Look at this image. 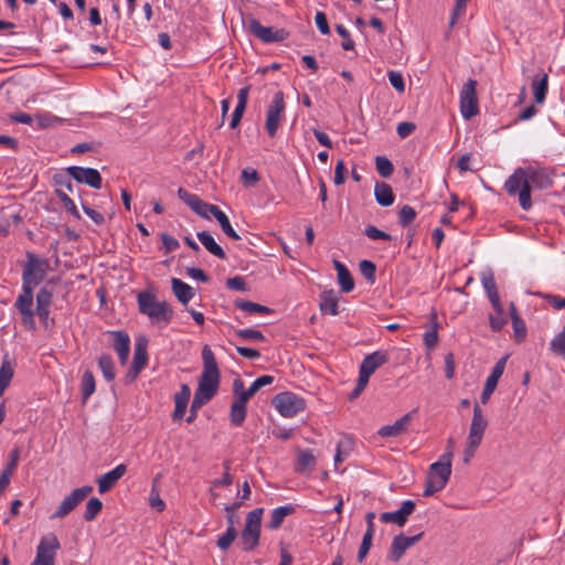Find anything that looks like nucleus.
Listing matches in <instances>:
<instances>
[{"label": "nucleus", "mask_w": 565, "mask_h": 565, "mask_svg": "<svg viewBox=\"0 0 565 565\" xmlns=\"http://www.w3.org/2000/svg\"><path fill=\"white\" fill-rule=\"evenodd\" d=\"M553 184L551 170L542 166H526L516 168L505 180L504 190L510 196H516L524 211L532 207L531 192L546 190Z\"/></svg>", "instance_id": "nucleus-1"}, {"label": "nucleus", "mask_w": 565, "mask_h": 565, "mask_svg": "<svg viewBox=\"0 0 565 565\" xmlns=\"http://www.w3.org/2000/svg\"><path fill=\"white\" fill-rule=\"evenodd\" d=\"M203 371L199 379L192 401V408H199L210 402L217 393L221 382V373L213 351L209 345L202 350Z\"/></svg>", "instance_id": "nucleus-2"}, {"label": "nucleus", "mask_w": 565, "mask_h": 565, "mask_svg": "<svg viewBox=\"0 0 565 565\" xmlns=\"http://www.w3.org/2000/svg\"><path fill=\"white\" fill-rule=\"evenodd\" d=\"M140 313L148 317L150 322L159 328H166L173 318L172 307L166 301H158L156 296L148 291L137 295Z\"/></svg>", "instance_id": "nucleus-3"}, {"label": "nucleus", "mask_w": 565, "mask_h": 565, "mask_svg": "<svg viewBox=\"0 0 565 565\" xmlns=\"http://www.w3.org/2000/svg\"><path fill=\"white\" fill-rule=\"evenodd\" d=\"M449 448L443 454L438 461L429 467L424 495L429 497L443 490L451 475V459H452V439H449Z\"/></svg>", "instance_id": "nucleus-4"}, {"label": "nucleus", "mask_w": 565, "mask_h": 565, "mask_svg": "<svg viewBox=\"0 0 565 565\" xmlns=\"http://www.w3.org/2000/svg\"><path fill=\"white\" fill-rule=\"evenodd\" d=\"M286 103L281 90L274 94L266 109L265 129L269 137H275L285 120Z\"/></svg>", "instance_id": "nucleus-5"}, {"label": "nucleus", "mask_w": 565, "mask_h": 565, "mask_svg": "<svg viewBox=\"0 0 565 565\" xmlns=\"http://www.w3.org/2000/svg\"><path fill=\"white\" fill-rule=\"evenodd\" d=\"M263 511L262 508H258L250 511L246 516L245 526L241 533L244 551H253L259 543Z\"/></svg>", "instance_id": "nucleus-6"}, {"label": "nucleus", "mask_w": 565, "mask_h": 565, "mask_svg": "<svg viewBox=\"0 0 565 565\" xmlns=\"http://www.w3.org/2000/svg\"><path fill=\"white\" fill-rule=\"evenodd\" d=\"M28 260L23 267L22 286L34 289L45 278L49 263L40 259L33 253H28Z\"/></svg>", "instance_id": "nucleus-7"}, {"label": "nucleus", "mask_w": 565, "mask_h": 565, "mask_svg": "<svg viewBox=\"0 0 565 565\" xmlns=\"http://www.w3.org/2000/svg\"><path fill=\"white\" fill-rule=\"evenodd\" d=\"M460 113L467 120L479 113L477 97V81L469 78L459 93Z\"/></svg>", "instance_id": "nucleus-8"}, {"label": "nucleus", "mask_w": 565, "mask_h": 565, "mask_svg": "<svg viewBox=\"0 0 565 565\" xmlns=\"http://www.w3.org/2000/svg\"><path fill=\"white\" fill-rule=\"evenodd\" d=\"M273 405L286 418H291L305 409V401L291 392L277 394L273 398Z\"/></svg>", "instance_id": "nucleus-9"}, {"label": "nucleus", "mask_w": 565, "mask_h": 565, "mask_svg": "<svg viewBox=\"0 0 565 565\" xmlns=\"http://www.w3.org/2000/svg\"><path fill=\"white\" fill-rule=\"evenodd\" d=\"M60 547L61 544L55 534L44 535L36 547V556L32 565H54L55 555Z\"/></svg>", "instance_id": "nucleus-10"}, {"label": "nucleus", "mask_w": 565, "mask_h": 565, "mask_svg": "<svg viewBox=\"0 0 565 565\" xmlns=\"http://www.w3.org/2000/svg\"><path fill=\"white\" fill-rule=\"evenodd\" d=\"M93 491V487L84 486L77 488L63 499L57 509L51 515V519H63L68 515L81 502H83Z\"/></svg>", "instance_id": "nucleus-11"}, {"label": "nucleus", "mask_w": 565, "mask_h": 565, "mask_svg": "<svg viewBox=\"0 0 565 565\" xmlns=\"http://www.w3.org/2000/svg\"><path fill=\"white\" fill-rule=\"evenodd\" d=\"M248 31L264 43L282 42L288 38V32L284 29H275L273 26H264L262 23L252 18L247 23Z\"/></svg>", "instance_id": "nucleus-12"}, {"label": "nucleus", "mask_w": 565, "mask_h": 565, "mask_svg": "<svg viewBox=\"0 0 565 565\" xmlns=\"http://www.w3.org/2000/svg\"><path fill=\"white\" fill-rule=\"evenodd\" d=\"M66 173L78 183L87 184L97 190L102 188V177L96 169L72 166L66 168Z\"/></svg>", "instance_id": "nucleus-13"}, {"label": "nucleus", "mask_w": 565, "mask_h": 565, "mask_svg": "<svg viewBox=\"0 0 565 565\" xmlns=\"http://www.w3.org/2000/svg\"><path fill=\"white\" fill-rule=\"evenodd\" d=\"M423 534L424 533L422 532L414 536H405L403 534L394 536L387 554V558L393 563L398 562L403 557L406 550L415 545L422 539Z\"/></svg>", "instance_id": "nucleus-14"}, {"label": "nucleus", "mask_w": 565, "mask_h": 565, "mask_svg": "<svg viewBox=\"0 0 565 565\" xmlns=\"http://www.w3.org/2000/svg\"><path fill=\"white\" fill-rule=\"evenodd\" d=\"M487 426L488 420L484 418L481 407L478 404H475L467 440L472 444H481Z\"/></svg>", "instance_id": "nucleus-15"}, {"label": "nucleus", "mask_w": 565, "mask_h": 565, "mask_svg": "<svg viewBox=\"0 0 565 565\" xmlns=\"http://www.w3.org/2000/svg\"><path fill=\"white\" fill-rule=\"evenodd\" d=\"M415 507V501L405 500L402 502L399 509L392 512H384L381 514L380 519L384 523H394L402 526L406 523L408 516L414 512Z\"/></svg>", "instance_id": "nucleus-16"}, {"label": "nucleus", "mask_w": 565, "mask_h": 565, "mask_svg": "<svg viewBox=\"0 0 565 565\" xmlns=\"http://www.w3.org/2000/svg\"><path fill=\"white\" fill-rule=\"evenodd\" d=\"M388 361L387 353L383 351H375L367 354L360 365L359 375L370 380L371 375L382 365Z\"/></svg>", "instance_id": "nucleus-17"}, {"label": "nucleus", "mask_w": 565, "mask_h": 565, "mask_svg": "<svg viewBox=\"0 0 565 565\" xmlns=\"http://www.w3.org/2000/svg\"><path fill=\"white\" fill-rule=\"evenodd\" d=\"M505 361L507 358H502L501 360H499L493 366L491 374L488 376L480 396V402L482 404H487L488 401L490 399L491 394L494 392L498 385V381L503 374Z\"/></svg>", "instance_id": "nucleus-18"}, {"label": "nucleus", "mask_w": 565, "mask_h": 565, "mask_svg": "<svg viewBox=\"0 0 565 565\" xmlns=\"http://www.w3.org/2000/svg\"><path fill=\"white\" fill-rule=\"evenodd\" d=\"M126 471L127 466L125 463H120L116 466L113 470L102 475L97 480L99 493L108 492L126 473Z\"/></svg>", "instance_id": "nucleus-19"}, {"label": "nucleus", "mask_w": 565, "mask_h": 565, "mask_svg": "<svg viewBox=\"0 0 565 565\" xmlns=\"http://www.w3.org/2000/svg\"><path fill=\"white\" fill-rule=\"evenodd\" d=\"M108 333L114 339L113 347L118 354L120 363L126 364L130 353L129 335L124 331H109Z\"/></svg>", "instance_id": "nucleus-20"}, {"label": "nucleus", "mask_w": 565, "mask_h": 565, "mask_svg": "<svg viewBox=\"0 0 565 565\" xmlns=\"http://www.w3.org/2000/svg\"><path fill=\"white\" fill-rule=\"evenodd\" d=\"M411 420L412 413H407L394 424L382 426L377 434L383 438L401 436L407 431Z\"/></svg>", "instance_id": "nucleus-21"}, {"label": "nucleus", "mask_w": 565, "mask_h": 565, "mask_svg": "<svg viewBox=\"0 0 565 565\" xmlns=\"http://www.w3.org/2000/svg\"><path fill=\"white\" fill-rule=\"evenodd\" d=\"M249 90H250L249 86H244L237 93V104L232 114V119L230 121L231 129H235L242 120V117H243L246 106H247Z\"/></svg>", "instance_id": "nucleus-22"}, {"label": "nucleus", "mask_w": 565, "mask_h": 565, "mask_svg": "<svg viewBox=\"0 0 565 565\" xmlns=\"http://www.w3.org/2000/svg\"><path fill=\"white\" fill-rule=\"evenodd\" d=\"M534 100L537 105L544 104L548 92V74L543 72L533 77L531 83Z\"/></svg>", "instance_id": "nucleus-23"}, {"label": "nucleus", "mask_w": 565, "mask_h": 565, "mask_svg": "<svg viewBox=\"0 0 565 565\" xmlns=\"http://www.w3.org/2000/svg\"><path fill=\"white\" fill-rule=\"evenodd\" d=\"M190 396H191L190 387L186 384H182L180 391L174 395L175 407H174V412L172 415L173 420H182L183 419Z\"/></svg>", "instance_id": "nucleus-24"}, {"label": "nucleus", "mask_w": 565, "mask_h": 565, "mask_svg": "<svg viewBox=\"0 0 565 565\" xmlns=\"http://www.w3.org/2000/svg\"><path fill=\"white\" fill-rule=\"evenodd\" d=\"M338 303L339 296L334 290H324L320 294L319 307L322 313L331 316L338 315Z\"/></svg>", "instance_id": "nucleus-25"}, {"label": "nucleus", "mask_w": 565, "mask_h": 565, "mask_svg": "<svg viewBox=\"0 0 565 565\" xmlns=\"http://www.w3.org/2000/svg\"><path fill=\"white\" fill-rule=\"evenodd\" d=\"M438 340V317L433 310L429 315V328L423 334V342L427 349L431 350L437 345Z\"/></svg>", "instance_id": "nucleus-26"}, {"label": "nucleus", "mask_w": 565, "mask_h": 565, "mask_svg": "<svg viewBox=\"0 0 565 565\" xmlns=\"http://www.w3.org/2000/svg\"><path fill=\"white\" fill-rule=\"evenodd\" d=\"M171 285L174 296L182 305H186L194 297L193 288L181 279L172 278Z\"/></svg>", "instance_id": "nucleus-27"}, {"label": "nucleus", "mask_w": 565, "mask_h": 565, "mask_svg": "<svg viewBox=\"0 0 565 565\" xmlns=\"http://www.w3.org/2000/svg\"><path fill=\"white\" fill-rule=\"evenodd\" d=\"M201 244L215 257L225 259L226 254L224 249L215 242L214 237L206 231L199 232L196 234Z\"/></svg>", "instance_id": "nucleus-28"}, {"label": "nucleus", "mask_w": 565, "mask_h": 565, "mask_svg": "<svg viewBox=\"0 0 565 565\" xmlns=\"http://www.w3.org/2000/svg\"><path fill=\"white\" fill-rule=\"evenodd\" d=\"M376 202L382 206H390L394 203V194L390 184L376 182L374 186Z\"/></svg>", "instance_id": "nucleus-29"}, {"label": "nucleus", "mask_w": 565, "mask_h": 565, "mask_svg": "<svg viewBox=\"0 0 565 565\" xmlns=\"http://www.w3.org/2000/svg\"><path fill=\"white\" fill-rule=\"evenodd\" d=\"M316 467V457L312 450H298L296 471L307 472L313 470Z\"/></svg>", "instance_id": "nucleus-30"}, {"label": "nucleus", "mask_w": 565, "mask_h": 565, "mask_svg": "<svg viewBox=\"0 0 565 565\" xmlns=\"http://www.w3.org/2000/svg\"><path fill=\"white\" fill-rule=\"evenodd\" d=\"M334 268L338 273V281L341 286L342 291L350 292L351 290H353L354 281L345 265L339 260H334Z\"/></svg>", "instance_id": "nucleus-31"}, {"label": "nucleus", "mask_w": 565, "mask_h": 565, "mask_svg": "<svg viewBox=\"0 0 565 565\" xmlns=\"http://www.w3.org/2000/svg\"><path fill=\"white\" fill-rule=\"evenodd\" d=\"M247 415V405L232 402L230 409V422L235 427H241Z\"/></svg>", "instance_id": "nucleus-32"}, {"label": "nucleus", "mask_w": 565, "mask_h": 565, "mask_svg": "<svg viewBox=\"0 0 565 565\" xmlns=\"http://www.w3.org/2000/svg\"><path fill=\"white\" fill-rule=\"evenodd\" d=\"M295 511L292 505H282L273 510L268 526L273 530L278 529L284 522L285 518Z\"/></svg>", "instance_id": "nucleus-33"}, {"label": "nucleus", "mask_w": 565, "mask_h": 565, "mask_svg": "<svg viewBox=\"0 0 565 565\" xmlns=\"http://www.w3.org/2000/svg\"><path fill=\"white\" fill-rule=\"evenodd\" d=\"M33 289L30 287L22 286V292L18 296L15 307L22 312L33 311Z\"/></svg>", "instance_id": "nucleus-34"}, {"label": "nucleus", "mask_w": 565, "mask_h": 565, "mask_svg": "<svg viewBox=\"0 0 565 565\" xmlns=\"http://www.w3.org/2000/svg\"><path fill=\"white\" fill-rule=\"evenodd\" d=\"M253 394H249V388H245L242 379L237 377L233 381V402L246 404Z\"/></svg>", "instance_id": "nucleus-35"}, {"label": "nucleus", "mask_w": 565, "mask_h": 565, "mask_svg": "<svg viewBox=\"0 0 565 565\" xmlns=\"http://www.w3.org/2000/svg\"><path fill=\"white\" fill-rule=\"evenodd\" d=\"M95 377L90 371H85L82 376L81 392L83 401H87L95 392Z\"/></svg>", "instance_id": "nucleus-36"}, {"label": "nucleus", "mask_w": 565, "mask_h": 565, "mask_svg": "<svg viewBox=\"0 0 565 565\" xmlns=\"http://www.w3.org/2000/svg\"><path fill=\"white\" fill-rule=\"evenodd\" d=\"M98 366L106 381L110 382L115 379V364L113 358L108 354H103L98 359Z\"/></svg>", "instance_id": "nucleus-37"}, {"label": "nucleus", "mask_w": 565, "mask_h": 565, "mask_svg": "<svg viewBox=\"0 0 565 565\" xmlns=\"http://www.w3.org/2000/svg\"><path fill=\"white\" fill-rule=\"evenodd\" d=\"M352 440L348 437H344L342 438L338 444H337V450H335V455H334V466L338 467V465L342 461H344L351 450H352Z\"/></svg>", "instance_id": "nucleus-38"}, {"label": "nucleus", "mask_w": 565, "mask_h": 565, "mask_svg": "<svg viewBox=\"0 0 565 565\" xmlns=\"http://www.w3.org/2000/svg\"><path fill=\"white\" fill-rule=\"evenodd\" d=\"M215 218L220 223L222 231L232 239L238 241L241 236L236 233V231L232 227L231 222L227 215L220 209L215 210Z\"/></svg>", "instance_id": "nucleus-39"}, {"label": "nucleus", "mask_w": 565, "mask_h": 565, "mask_svg": "<svg viewBox=\"0 0 565 565\" xmlns=\"http://www.w3.org/2000/svg\"><path fill=\"white\" fill-rule=\"evenodd\" d=\"M13 377V369L9 361L3 360L0 367V396L3 395L4 391L9 386Z\"/></svg>", "instance_id": "nucleus-40"}, {"label": "nucleus", "mask_w": 565, "mask_h": 565, "mask_svg": "<svg viewBox=\"0 0 565 565\" xmlns=\"http://www.w3.org/2000/svg\"><path fill=\"white\" fill-rule=\"evenodd\" d=\"M148 361V354L146 348L137 343L135 347L134 358L131 365L135 367V372H141V370L146 366Z\"/></svg>", "instance_id": "nucleus-41"}, {"label": "nucleus", "mask_w": 565, "mask_h": 565, "mask_svg": "<svg viewBox=\"0 0 565 565\" xmlns=\"http://www.w3.org/2000/svg\"><path fill=\"white\" fill-rule=\"evenodd\" d=\"M103 509V503L98 498H90L85 508L84 519L85 521H93L99 514Z\"/></svg>", "instance_id": "nucleus-42"}, {"label": "nucleus", "mask_w": 565, "mask_h": 565, "mask_svg": "<svg viewBox=\"0 0 565 565\" xmlns=\"http://www.w3.org/2000/svg\"><path fill=\"white\" fill-rule=\"evenodd\" d=\"M236 307L248 313L266 315L270 312V309L268 307L248 300L236 301Z\"/></svg>", "instance_id": "nucleus-43"}, {"label": "nucleus", "mask_w": 565, "mask_h": 565, "mask_svg": "<svg viewBox=\"0 0 565 565\" xmlns=\"http://www.w3.org/2000/svg\"><path fill=\"white\" fill-rule=\"evenodd\" d=\"M56 196L63 204L64 209L71 213L74 217L79 218V212L74 203V201L68 196L66 192H64L62 189L55 190Z\"/></svg>", "instance_id": "nucleus-44"}, {"label": "nucleus", "mask_w": 565, "mask_h": 565, "mask_svg": "<svg viewBox=\"0 0 565 565\" xmlns=\"http://www.w3.org/2000/svg\"><path fill=\"white\" fill-rule=\"evenodd\" d=\"M375 167L377 173L382 178H390L393 174L394 166L393 163L384 156H377L375 158Z\"/></svg>", "instance_id": "nucleus-45"}, {"label": "nucleus", "mask_w": 565, "mask_h": 565, "mask_svg": "<svg viewBox=\"0 0 565 565\" xmlns=\"http://www.w3.org/2000/svg\"><path fill=\"white\" fill-rule=\"evenodd\" d=\"M511 322L515 342H523L527 334L524 320L521 317H513V320H511Z\"/></svg>", "instance_id": "nucleus-46"}, {"label": "nucleus", "mask_w": 565, "mask_h": 565, "mask_svg": "<svg viewBox=\"0 0 565 565\" xmlns=\"http://www.w3.org/2000/svg\"><path fill=\"white\" fill-rule=\"evenodd\" d=\"M550 349L555 354L562 355L565 358V322L562 328V331L557 333L550 343Z\"/></svg>", "instance_id": "nucleus-47"}, {"label": "nucleus", "mask_w": 565, "mask_h": 565, "mask_svg": "<svg viewBox=\"0 0 565 565\" xmlns=\"http://www.w3.org/2000/svg\"><path fill=\"white\" fill-rule=\"evenodd\" d=\"M34 121L36 122L38 128L43 129V128H49L56 124H60L62 121V119L50 114V113H43V114H38L34 117Z\"/></svg>", "instance_id": "nucleus-48"}, {"label": "nucleus", "mask_w": 565, "mask_h": 565, "mask_svg": "<svg viewBox=\"0 0 565 565\" xmlns=\"http://www.w3.org/2000/svg\"><path fill=\"white\" fill-rule=\"evenodd\" d=\"M236 337L245 341L262 342L265 340V335L256 329H239L236 331Z\"/></svg>", "instance_id": "nucleus-49"}, {"label": "nucleus", "mask_w": 565, "mask_h": 565, "mask_svg": "<svg viewBox=\"0 0 565 565\" xmlns=\"http://www.w3.org/2000/svg\"><path fill=\"white\" fill-rule=\"evenodd\" d=\"M236 536L237 532L235 530V526H228L226 532L218 537L217 546L222 551H226L232 545Z\"/></svg>", "instance_id": "nucleus-50"}, {"label": "nucleus", "mask_w": 565, "mask_h": 565, "mask_svg": "<svg viewBox=\"0 0 565 565\" xmlns=\"http://www.w3.org/2000/svg\"><path fill=\"white\" fill-rule=\"evenodd\" d=\"M178 196L182 200L193 212L196 211L200 205L201 199L193 193L188 192L186 190L180 188L178 190Z\"/></svg>", "instance_id": "nucleus-51"}, {"label": "nucleus", "mask_w": 565, "mask_h": 565, "mask_svg": "<svg viewBox=\"0 0 565 565\" xmlns=\"http://www.w3.org/2000/svg\"><path fill=\"white\" fill-rule=\"evenodd\" d=\"M416 217V211L409 206L404 205L398 212V222L403 227L408 226Z\"/></svg>", "instance_id": "nucleus-52"}, {"label": "nucleus", "mask_w": 565, "mask_h": 565, "mask_svg": "<svg viewBox=\"0 0 565 565\" xmlns=\"http://www.w3.org/2000/svg\"><path fill=\"white\" fill-rule=\"evenodd\" d=\"M241 180L245 186H253L259 181V174L254 168H245L242 170Z\"/></svg>", "instance_id": "nucleus-53"}, {"label": "nucleus", "mask_w": 565, "mask_h": 565, "mask_svg": "<svg viewBox=\"0 0 565 565\" xmlns=\"http://www.w3.org/2000/svg\"><path fill=\"white\" fill-rule=\"evenodd\" d=\"M364 234L372 241H391L392 236L375 227L374 225H367L364 230Z\"/></svg>", "instance_id": "nucleus-54"}, {"label": "nucleus", "mask_w": 565, "mask_h": 565, "mask_svg": "<svg viewBox=\"0 0 565 565\" xmlns=\"http://www.w3.org/2000/svg\"><path fill=\"white\" fill-rule=\"evenodd\" d=\"M373 536L374 534L364 533L358 552V561L360 563H362L365 559L366 555L369 554L370 548L372 546Z\"/></svg>", "instance_id": "nucleus-55"}, {"label": "nucleus", "mask_w": 565, "mask_h": 565, "mask_svg": "<svg viewBox=\"0 0 565 565\" xmlns=\"http://www.w3.org/2000/svg\"><path fill=\"white\" fill-rule=\"evenodd\" d=\"M275 377L273 375H262L257 377L248 387L249 394L253 396L264 386L270 385L274 382Z\"/></svg>", "instance_id": "nucleus-56"}, {"label": "nucleus", "mask_w": 565, "mask_h": 565, "mask_svg": "<svg viewBox=\"0 0 565 565\" xmlns=\"http://www.w3.org/2000/svg\"><path fill=\"white\" fill-rule=\"evenodd\" d=\"M335 31L343 39V42L341 44L342 49L345 51L353 50L354 42L351 40L348 29L343 24H337Z\"/></svg>", "instance_id": "nucleus-57"}, {"label": "nucleus", "mask_w": 565, "mask_h": 565, "mask_svg": "<svg viewBox=\"0 0 565 565\" xmlns=\"http://www.w3.org/2000/svg\"><path fill=\"white\" fill-rule=\"evenodd\" d=\"M360 271L361 274L371 282L375 280V271L376 267L373 262L364 259L360 262Z\"/></svg>", "instance_id": "nucleus-58"}, {"label": "nucleus", "mask_w": 565, "mask_h": 565, "mask_svg": "<svg viewBox=\"0 0 565 565\" xmlns=\"http://www.w3.org/2000/svg\"><path fill=\"white\" fill-rule=\"evenodd\" d=\"M149 504L152 509L161 512L166 508V503L161 500L159 491L154 486H152L150 491Z\"/></svg>", "instance_id": "nucleus-59"}, {"label": "nucleus", "mask_w": 565, "mask_h": 565, "mask_svg": "<svg viewBox=\"0 0 565 565\" xmlns=\"http://www.w3.org/2000/svg\"><path fill=\"white\" fill-rule=\"evenodd\" d=\"M486 292H487L489 301H490L493 310L495 311V313L502 315L503 313V307H502V303L500 301V296H499V292H498V288L491 289V290L486 291Z\"/></svg>", "instance_id": "nucleus-60"}, {"label": "nucleus", "mask_w": 565, "mask_h": 565, "mask_svg": "<svg viewBox=\"0 0 565 565\" xmlns=\"http://www.w3.org/2000/svg\"><path fill=\"white\" fill-rule=\"evenodd\" d=\"M53 294L47 288H41L36 295V307H50Z\"/></svg>", "instance_id": "nucleus-61"}, {"label": "nucleus", "mask_w": 565, "mask_h": 565, "mask_svg": "<svg viewBox=\"0 0 565 565\" xmlns=\"http://www.w3.org/2000/svg\"><path fill=\"white\" fill-rule=\"evenodd\" d=\"M390 84L399 93L405 90L404 79L401 73L391 71L388 72Z\"/></svg>", "instance_id": "nucleus-62"}, {"label": "nucleus", "mask_w": 565, "mask_h": 565, "mask_svg": "<svg viewBox=\"0 0 565 565\" xmlns=\"http://www.w3.org/2000/svg\"><path fill=\"white\" fill-rule=\"evenodd\" d=\"M215 210H220V207L216 205H213V204L205 203L201 200L200 205L198 206L196 211H194V212L202 217L209 218L210 214L215 216V213H216Z\"/></svg>", "instance_id": "nucleus-63"}, {"label": "nucleus", "mask_w": 565, "mask_h": 565, "mask_svg": "<svg viewBox=\"0 0 565 565\" xmlns=\"http://www.w3.org/2000/svg\"><path fill=\"white\" fill-rule=\"evenodd\" d=\"M161 241H162V247L166 253H171V252L175 250L177 248H179V246H180L177 238H174L166 233H163L161 235Z\"/></svg>", "instance_id": "nucleus-64"}]
</instances>
